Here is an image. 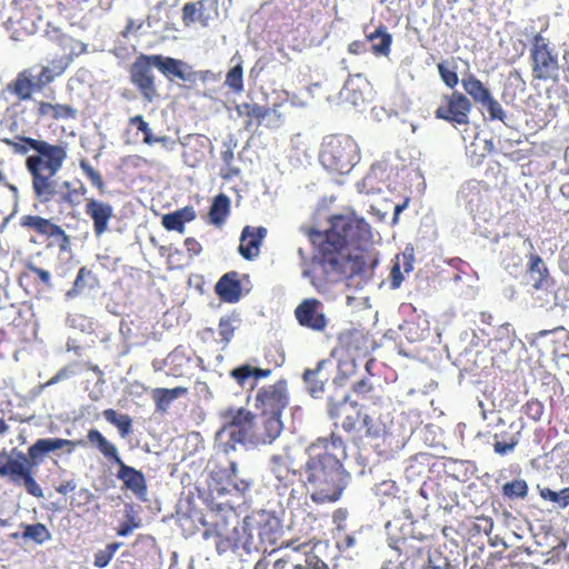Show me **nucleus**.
<instances>
[{
  "instance_id": "c9c22d12",
  "label": "nucleus",
  "mask_w": 569,
  "mask_h": 569,
  "mask_svg": "<svg viewBox=\"0 0 569 569\" xmlns=\"http://www.w3.org/2000/svg\"><path fill=\"white\" fill-rule=\"evenodd\" d=\"M190 362H192V357L189 350L183 346L176 347L168 356L169 375L174 378L187 376Z\"/></svg>"
},
{
  "instance_id": "a878e982",
  "label": "nucleus",
  "mask_w": 569,
  "mask_h": 569,
  "mask_svg": "<svg viewBox=\"0 0 569 569\" xmlns=\"http://www.w3.org/2000/svg\"><path fill=\"white\" fill-rule=\"evenodd\" d=\"M84 212L93 221L96 236L99 237L108 230L109 221L113 216V209L109 203L96 199H88Z\"/></svg>"
},
{
  "instance_id": "ea45409f",
  "label": "nucleus",
  "mask_w": 569,
  "mask_h": 569,
  "mask_svg": "<svg viewBox=\"0 0 569 569\" xmlns=\"http://www.w3.org/2000/svg\"><path fill=\"white\" fill-rule=\"evenodd\" d=\"M1 301L0 323L12 329H22L27 326L28 320L23 316L21 308L16 303L3 305Z\"/></svg>"
},
{
  "instance_id": "aec40b11",
  "label": "nucleus",
  "mask_w": 569,
  "mask_h": 569,
  "mask_svg": "<svg viewBox=\"0 0 569 569\" xmlns=\"http://www.w3.org/2000/svg\"><path fill=\"white\" fill-rule=\"evenodd\" d=\"M246 527L257 532L263 543L274 545L281 532V521L274 512L267 510L253 511L243 520Z\"/></svg>"
},
{
  "instance_id": "603ef678",
  "label": "nucleus",
  "mask_w": 569,
  "mask_h": 569,
  "mask_svg": "<svg viewBox=\"0 0 569 569\" xmlns=\"http://www.w3.org/2000/svg\"><path fill=\"white\" fill-rule=\"evenodd\" d=\"M545 406L538 399H530L521 407V413L532 422L540 421Z\"/></svg>"
},
{
  "instance_id": "9d476101",
  "label": "nucleus",
  "mask_w": 569,
  "mask_h": 569,
  "mask_svg": "<svg viewBox=\"0 0 569 569\" xmlns=\"http://www.w3.org/2000/svg\"><path fill=\"white\" fill-rule=\"evenodd\" d=\"M87 439L97 447L107 460L118 466L116 476L122 481V488L130 490L137 498L144 500L148 486L143 472L126 465L119 456L116 445L109 441L98 429H90L87 432Z\"/></svg>"
},
{
  "instance_id": "f03ea898",
  "label": "nucleus",
  "mask_w": 569,
  "mask_h": 569,
  "mask_svg": "<svg viewBox=\"0 0 569 569\" xmlns=\"http://www.w3.org/2000/svg\"><path fill=\"white\" fill-rule=\"evenodd\" d=\"M17 139L19 141L9 138H3L1 141L17 153L24 154L30 149L36 151L26 159L32 191L40 203L51 202L58 193L57 174L68 158L67 143L52 144L46 140L26 136H18Z\"/></svg>"
},
{
  "instance_id": "774afa93",
  "label": "nucleus",
  "mask_w": 569,
  "mask_h": 569,
  "mask_svg": "<svg viewBox=\"0 0 569 569\" xmlns=\"http://www.w3.org/2000/svg\"><path fill=\"white\" fill-rule=\"evenodd\" d=\"M27 269L37 276L46 287L51 286V276L49 271L41 269L32 263L27 264Z\"/></svg>"
},
{
  "instance_id": "4d7b16f0",
  "label": "nucleus",
  "mask_w": 569,
  "mask_h": 569,
  "mask_svg": "<svg viewBox=\"0 0 569 569\" xmlns=\"http://www.w3.org/2000/svg\"><path fill=\"white\" fill-rule=\"evenodd\" d=\"M90 0H58V7L61 13L68 17H74L78 12L83 11L84 4Z\"/></svg>"
},
{
  "instance_id": "e2e57ef3",
  "label": "nucleus",
  "mask_w": 569,
  "mask_h": 569,
  "mask_svg": "<svg viewBox=\"0 0 569 569\" xmlns=\"http://www.w3.org/2000/svg\"><path fill=\"white\" fill-rule=\"evenodd\" d=\"M220 158L228 168V171L226 173H221L222 178L229 179L239 173V169L231 167L234 156L230 147H227L224 150L221 151Z\"/></svg>"
},
{
  "instance_id": "338daca9",
  "label": "nucleus",
  "mask_w": 569,
  "mask_h": 569,
  "mask_svg": "<svg viewBox=\"0 0 569 569\" xmlns=\"http://www.w3.org/2000/svg\"><path fill=\"white\" fill-rule=\"evenodd\" d=\"M398 487L393 480H385L376 486L377 496H395Z\"/></svg>"
},
{
  "instance_id": "2eb2a0df",
  "label": "nucleus",
  "mask_w": 569,
  "mask_h": 569,
  "mask_svg": "<svg viewBox=\"0 0 569 569\" xmlns=\"http://www.w3.org/2000/svg\"><path fill=\"white\" fill-rule=\"evenodd\" d=\"M279 555L272 569H329L308 545L291 547L289 543L272 549L269 556Z\"/></svg>"
},
{
  "instance_id": "a19ab883",
  "label": "nucleus",
  "mask_w": 569,
  "mask_h": 569,
  "mask_svg": "<svg viewBox=\"0 0 569 569\" xmlns=\"http://www.w3.org/2000/svg\"><path fill=\"white\" fill-rule=\"evenodd\" d=\"M271 375V369L254 368L248 363L236 367L230 371V377L240 386L246 387L249 379L254 381L267 378Z\"/></svg>"
},
{
  "instance_id": "393cba45",
  "label": "nucleus",
  "mask_w": 569,
  "mask_h": 569,
  "mask_svg": "<svg viewBox=\"0 0 569 569\" xmlns=\"http://www.w3.org/2000/svg\"><path fill=\"white\" fill-rule=\"evenodd\" d=\"M266 236L267 229L264 227H244L241 232L239 253L246 260H253L259 256Z\"/></svg>"
},
{
  "instance_id": "4468645a",
  "label": "nucleus",
  "mask_w": 569,
  "mask_h": 569,
  "mask_svg": "<svg viewBox=\"0 0 569 569\" xmlns=\"http://www.w3.org/2000/svg\"><path fill=\"white\" fill-rule=\"evenodd\" d=\"M19 224L22 229L32 231L41 237L48 249L58 248L60 253L71 251L70 236L52 219L43 218L38 214H23L20 217Z\"/></svg>"
},
{
  "instance_id": "5701e85b",
  "label": "nucleus",
  "mask_w": 569,
  "mask_h": 569,
  "mask_svg": "<svg viewBox=\"0 0 569 569\" xmlns=\"http://www.w3.org/2000/svg\"><path fill=\"white\" fill-rule=\"evenodd\" d=\"M526 279L527 283L531 288L532 295L538 291H553L555 280L550 276L545 261L537 253H530L528 256V262L526 266Z\"/></svg>"
},
{
  "instance_id": "c03bdc74",
  "label": "nucleus",
  "mask_w": 569,
  "mask_h": 569,
  "mask_svg": "<svg viewBox=\"0 0 569 569\" xmlns=\"http://www.w3.org/2000/svg\"><path fill=\"white\" fill-rule=\"evenodd\" d=\"M102 415L109 423L118 429L122 438L128 437L132 432V419L129 415H120L111 408L103 410Z\"/></svg>"
},
{
  "instance_id": "e433bc0d",
  "label": "nucleus",
  "mask_w": 569,
  "mask_h": 569,
  "mask_svg": "<svg viewBox=\"0 0 569 569\" xmlns=\"http://www.w3.org/2000/svg\"><path fill=\"white\" fill-rule=\"evenodd\" d=\"M367 41L371 42V51L375 56L387 57L390 53L392 36L385 26H379L373 32L366 36Z\"/></svg>"
},
{
  "instance_id": "69168bd1",
  "label": "nucleus",
  "mask_w": 569,
  "mask_h": 569,
  "mask_svg": "<svg viewBox=\"0 0 569 569\" xmlns=\"http://www.w3.org/2000/svg\"><path fill=\"white\" fill-rule=\"evenodd\" d=\"M94 499V495L88 488H80L72 497L71 505L74 507H82Z\"/></svg>"
},
{
  "instance_id": "f3484780",
  "label": "nucleus",
  "mask_w": 569,
  "mask_h": 569,
  "mask_svg": "<svg viewBox=\"0 0 569 569\" xmlns=\"http://www.w3.org/2000/svg\"><path fill=\"white\" fill-rule=\"evenodd\" d=\"M252 401L257 412L281 417L283 409L289 405L287 380L280 379L272 385L259 388Z\"/></svg>"
},
{
  "instance_id": "c85d7f7f",
  "label": "nucleus",
  "mask_w": 569,
  "mask_h": 569,
  "mask_svg": "<svg viewBox=\"0 0 569 569\" xmlns=\"http://www.w3.org/2000/svg\"><path fill=\"white\" fill-rule=\"evenodd\" d=\"M413 251L412 249L406 250L400 254H397L392 260V267L390 270V287L397 289L401 286L405 273H409L413 269Z\"/></svg>"
},
{
  "instance_id": "052dcab7",
  "label": "nucleus",
  "mask_w": 569,
  "mask_h": 569,
  "mask_svg": "<svg viewBox=\"0 0 569 569\" xmlns=\"http://www.w3.org/2000/svg\"><path fill=\"white\" fill-rule=\"evenodd\" d=\"M77 116L78 111L72 106L63 103H53L52 120H70L76 119Z\"/></svg>"
},
{
  "instance_id": "4c0bfd02",
  "label": "nucleus",
  "mask_w": 569,
  "mask_h": 569,
  "mask_svg": "<svg viewBox=\"0 0 569 569\" xmlns=\"http://www.w3.org/2000/svg\"><path fill=\"white\" fill-rule=\"evenodd\" d=\"M230 214V199L224 193H219L212 200L209 208L208 218L209 222L220 228L224 224Z\"/></svg>"
},
{
  "instance_id": "1a4fd4ad",
  "label": "nucleus",
  "mask_w": 569,
  "mask_h": 569,
  "mask_svg": "<svg viewBox=\"0 0 569 569\" xmlns=\"http://www.w3.org/2000/svg\"><path fill=\"white\" fill-rule=\"evenodd\" d=\"M282 428L281 417L239 409L224 429L233 442L258 446L274 441Z\"/></svg>"
},
{
  "instance_id": "3c124183",
  "label": "nucleus",
  "mask_w": 569,
  "mask_h": 569,
  "mask_svg": "<svg viewBox=\"0 0 569 569\" xmlns=\"http://www.w3.org/2000/svg\"><path fill=\"white\" fill-rule=\"evenodd\" d=\"M128 124L130 127H134L137 131L143 134L142 141L148 146H152L154 143L152 130L149 123L144 120V118L140 114L129 118Z\"/></svg>"
},
{
  "instance_id": "a18cd8bd",
  "label": "nucleus",
  "mask_w": 569,
  "mask_h": 569,
  "mask_svg": "<svg viewBox=\"0 0 569 569\" xmlns=\"http://www.w3.org/2000/svg\"><path fill=\"white\" fill-rule=\"evenodd\" d=\"M23 532L21 537L24 540H32L38 545H42L51 539V532L46 527V525L41 522L32 523V525H23Z\"/></svg>"
},
{
  "instance_id": "de8ad7c7",
  "label": "nucleus",
  "mask_w": 569,
  "mask_h": 569,
  "mask_svg": "<svg viewBox=\"0 0 569 569\" xmlns=\"http://www.w3.org/2000/svg\"><path fill=\"white\" fill-rule=\"evenodd\" d=\"M539 496L546 500L550 501L559 508H566L569 506V491L567 492L565 488L559 492L551 490L550 488L540 486L537 487Z\"/></svg>"
},
{
  "instance_id": "7c9ffc66",
  "label": "nucleus",
  "mask_w": 569,
  "mask_h": 569,
  "mask_svg": "<svg viewBox=\"0 0 569 569\" xmlns=\"http://www.w3.org/2000/svg\"><path fill=\"white\" fill-rule=\"evenodd\" d=\"M197 214L191 206H186L173 212L166 213L162 216L161 223L168 231H177L179 233L184 232V224L196 219Z\"/></svg>"
},
{
  "instance_id": "473e14b6",
  "label": "nucleus",
  "mask_w": 569,
  "mask_h": 569,
  "mask_svg": "<svg viewBox=\"0 0 569 569\" xmlns=\"http://www.w3.org/2000/svg\"><path fill=\"white\" fill-rule=\"evenodd\" d=\"M209 0H199L187 2L182 7V22L186 27L199 23L201 27H208L211 17L206 12V4Z\"/></svg>"
},
{
  "instance_id": "8fccbe9b",
  "label": "nucleus",
  "mask_w": 569,
  "mask_h": 569,
  "mask_svg": "<svg viewBox=\"0 0 569 569\" xmlns=\"http://www.w3.org/2000/svg\"><path fill=\"white\" fill-rule=\"evenodd\" d=\"M80 169L84 173V176L90 180V182L99 190L100 193L106 192V183L102 179V176L99 171H97L88 160L81 159L79 162Z\"/></svg>"
},
{
  "instance_id": "0e129e2a",
  "label": "nucleus",
  "mask_w": 569,
  "mask_h": 569,
  "mask_svg": "<svg viewBox=\"0 0 569 569\" xmlns=\"http://www.w3.org/2000/svg\"><path fill=\"white\" fill-rule=\"evenodd\" d=\"M36 107V114L39 121L43 120H52V109L53 103L43 101V100H36L34 101Z\"/></svg>"
},
{
  "instance_id": "f704fd0d",
  "label": "nucleus",
  "mask_w": 569,
  "mask_h": 569,
  "mask_svg": "<svg viewBox=\"0 0 569 569\" xmlns=\"http://www.w3.org/2000/svg\"><path fill=\"white\" fill-rule=\"evenodd\" d=\"M208 139L203 136L190 138L183 146V159L190 167H198L206 159Z\"/></svg>"
},
{
  "instance_id": "13d9d810",
  "label": "nucleus",
  "mask_w": 569,
  "mask_h": 569,
  "mask_svg": "<svg viewBox=\"0 0 569 569\" xmlns=\"http://www.w3.org/2000/svg\"><path fill=\"white\" fill-rule=\"evenodd\" d=\"M17 7L21 10H28V17L21 16L19 22L30 21L32 29L34 28V20L40 19L39 10L32 0H14Z\"/></svg>"
},
{
  "instance_id": "72a5a7b5",
  "label": "nucleus",
  "mask_w": 569,
  "mask_h": 569,
  "mask_svg": "<svg viewBox=\"0 0 569 569\" xmlns=\"http://www.w3.org/2000/svg\"><path fill=\"white\" fill-rule=\"evenodd\" d=\"M327 365H329L328 360H320L316 368L306 369L303 372V381L313 398L320 397L325 391V383L328 377L323 375L322 370Z\"/></svg>"
},
{
  "instance_id": "680f3d73",
  "label": "nucleus",
  "mask_w": 569,
  "mask_h": 569,
  "mask_svg": "<svg viewBox=\"0 0 569 569\" xmlns=\"http://www.w3.org/2000/svg\"><path fill=\"white\" fill-rule=\"evenodd\" d=\"M438 72L440 74L441 80L443 83L449 87L450 89H453L459 83V77L457 72L452 69H449L446 64V62L438 63Z\"/></svg>"
},
{
  "instance_id": "20e7f679",
  "label": "nucleus",
  "mask_w": 569,
  "mask_h": 569,
  "mask_svg": "<svg viewBox=\"0 0 569 569\" xmlns=\"http://www.w3.org/2000/svg\"><path fill=\"white\" fill-rule=\"evenodd\" d=\"M80 443L81 441L62 438H40L28 448L27 453L17 448H12L10 452L3 449L0 451V477L14 486L23 487L34 498H43V489L34 478L33 468L41 465L48 453L63 448L71 453Z\"/></svg>"
},
{
  "instance_id": "bb28decb",
  "label": "nucleus",
  "mask_w": 569,
  "mask_h": 569,
  "mask_svg": "<svg viewBox=\"0 0 569 569\" xmlns=\"http://www.w3.org/2000/svg\"><path fill=\"white\" fill-rule=\"evenodd\" d=\"M214 291L224 302H238L242 297L239 273L237 271H229L224 273L216 283Z\"/></svg>"
},
{
  "instance_id": "49530a36",
  "label": "nucleus",
  "mask_w": 569,
  "mask_h": 569,
  "mask_svg": "<svg viewBox=\"0 0 569 569\" xmlns=\"http://www.w3.org/2000/svg\"><path fill=\"white\" fill-rule=\"evenodd\" d=\"M528 485L523 479H515L512 481L506 482L501 487L502 496L510 500L526 498L528 495Z\"/></svg>"
},
{
  "instance_id": "dca6fc26",
  "label": "nucleus",
  "mask_w": 569,
  "mask_h": 569,
  "mask_svg": "<svg viewBox=\"0 0 569 569\" xmlns=\"http://www.w3.org/2000/svg\"><path fill=\"white\" fill-rule=\"evenodd\" d=\"M270 471L274 477V490L280 497L287 496V506H293L301 495L298 482V470L290 466L289 459L281 455L270 458Z\"/></svg>"
},
{
  "instance_id": "cd10ccee",
  "label": "nucleus",
  "mask_w": 569,
  "mask_h": 569,
  "mask_svg": "<svg viewBox=\"0 0 569 569\" xmlns=\"http://www.w3.org/2000/svg\"><path fill=\"white\" fill-rule=\"evenodd\" d=\"M237 111L240 116L246 117V127H251L256 124L257 127L262 124V121L270 117L271 114L280 120V114L277 111V108H268L260 106L254 102H243L237 107Z\"/></svg>"
},
{
  "instance_id": "9b49d317",
  "label": "nucleus",
  "mask_w": 569,
  "mask_h": 569,
  "mask_svg": "<svg viewBox=\"0 0 569 569\" xmlns=\"http://www.w3.org/2000/svg\"><path fill=\"white\" fill-rule=\"evenodd\" d=\"M359 159L358 144L349 136L331 134L326 137L321 144L319 161L331 173H349Z\"/></svg>"
},
{
  "instance_id": "c756f323",
  "label": "nucleus",
  "mask_w": 569,
  "mask_h": 569,
  "mask_svg": "<svg viewBox=\"0 0 569 569\" xmlns=\"http://www.w3.org/2000/svg\"><path fill=\"white\" fill-rule=\"evenodd\" d=\"M86 191L87 189L80 180H77L76 182L68 180L62 183L58 182V193L52 201L76 207L80 204L81 197L84 196Z\"/></svg>"
},
{
  "instance_id": "2f4dec72",
  "label": "nucleus",
  "mask_w": 569,
  "mask_h": 569,
  "mask_svg": "<svg viewBox=\"0 0 569 569\" xmlns=\"http://www.w3.org/2000/svg\"><path fill=\"white\" fill-rule=\"evenodd\" d=\"M99 279L94 272L87 267H81L72 287L66 292V297L68 299H74L86 291H91L99 288Z\"/></svg>"
},
{
  "instance_id": "4be33fe9",
  "label": "nucleus",
  "mask_w": 569,
  "mask_h": 569,
  "mask_svg": "<svg viewBox=\"0 0 569 569\" xmlns=\"http://www.w3.org/2000/svg\"><path fill=\"white\" fill-rule=\"evenodd\" d=\"M338 345L348 355L360 357L373 350L375 340L366 329L352 328L338 335Z\"/></svg>"
},
{
  "instance_id": "f257e3e1",
  "label": "nucleus",
  "mask_w": 569,
  "mask_h": 569,
  "mask_svg": "<svg viewBox=\"0 0 569 569\" xmlns=\"http://www.w3.org/2000/svg\"><path fill=\"white\" fill-rule=\"evenodd\" d=\"M307 455L301 476L312 502L323 505L340 500L350 477L342 463L346 456L342 439L319 438L307 448Z\"/></svg>"
},
{
  "instance_id": "58836bf2",
  "label": "nucleus",
  "mask_w": 569,
  "mask_h": 569,
  "mask_svg": "<svg viewBox=\"0 0 569 569\" xmlns=\"http://www.w3.org/2000/svg\"><path fill=\"white\" fill-rule=\"evenodd\" d=\"M521 430L515 433L505 429L493 435V451L499 456H506L515 451L520 442Z\"/></svg>"
},
{
  "instance_id": "a211bd4d",
  "label": "nucleus",
  "mask_w": 569,
  "mask_h": 569,
  "mask_svg": "<svg viewBox=\"0 0 569 569\" xmlns=\"http://www.w3.org/2000/svg\"><path fill=\"white\" fill-rule=\"evenodd\" d=\"M471 109L472 103L467 96L462 92L453 91L442 97V102L436 109L435 117L453 126H467L470 122L469 114Z\"/></svg>"
},
{
  "instance_id": "423d86ee",
  "label": "nucleus",
  "mask_w": 569,
  "mask_h": 569,
  "mask_svg": "<svg viewBox=\"0 0 569 569\" xmlns=\"http://www.w3.org/2000/svg\"><path fill=\"white\" fill-rule=\"evenodd\" d=\"M348 253L340 251L337 254L339 266L336 270L321 264V259L311 258L310 266L302 271V276L308 278L311 284L322 291L331 283H337L343 279L360 278L370 280L375 274V269L379 263V252L373 247V242L366 246H357L348 249Z\"/></svg>"
},
{
  "instance_id": "5fc2aeb1",
  "label": "nucleus",
  "mask_w": 569,
  "mask_h": 569,
  "mask_svg": "<svg viewBox=\"0 0 569 569\" xmlns=\"http://www.w3.org/2000/svg\"><path fill=\"white\" fill-rule=\"evenodd\" d=\"M120 546V542H112L107 545L104 549L99 550L94 555V566L98 568H104L106 566H108V563L111 561Z\"/></svg>"
},
{
  "instance_id": "864d4df0",
  "label": "nucleus",
  "mask_w": 569,
  "mask_h": 569,
  "mask_svg": "<svg viewBox=\"0 0 569 569\" xmlns=\"http://www.w3.org/2000/svg\"><path fill=\"white\" fill-rule=\"evenodd\" d=\"M480 106L483 107L488 111L490 120H499V121L505 122L506 112L502 109L499 101L497 99H495L492 94H490L486 100H483L480 103Z\"/></svg>"
},
{
  "instance_id": "7ed1b4c3",
  "label": "nucleus",
  "mask_w": 569,
  "mask_h": 569,
  "mask_svg": "<svg viewBox=\"0 0 569 569\" xmlns=\"http://www.w3.org/2000/svg\"><path fill=\"white\" fill-rule=\"evenodd\" d=\"M329 224L325 231L310 228L307 236L313 247L312 258L321 259V264L330 270L339 266L338 252L373 242L370 223L356 213L331 216Z\"/></svg>"
},
{
  "instance_id": "ddd939ff",
  "label": "nucleus",
  "mask_w": 569,
  "mask_h": 569,
  "mask_svg": "<svg viewBox=\"0 0 569 569\" xmlns=\"http://www.w3.org/2000/svg\"><path fill=\"white\" fill-rule=\"evenodd\" d=\"M359 429L352 441L358 448L370 447L383 458L392 456L393 436L379 417L363 415Z\"/></svg>"
},
{
  "instance_id": "39448f33",
  "label": "nucleus",
  "mask_w": 569,
  "mask_h": 569,
  "mask_svg": "<svg viewBox=\"0 0 569 569\" xmlns=\"http://www.w3.org/2000/svg\"><path fill=\"white\" fill-rule=\"evenodd\" d=\"M51 41L60 56L52 59L49 66H42L38 74L32 68H27L17 73L3 88L4 94H10L19 101L30 100L36 92H41L57 77L61 76L71 64L74 58L87 51V44L73 37L54 30Z\"/></svg>"
},
{
  "instance_id": "79ce46f5",
  "label": "nucleus",
  "mask_w": 569,
  "mask_h": 569,
  "mask_svg": "<svg viewBox=\"0 0 569 569\" xmlns=\"http://www.w3.org/2000/svg\"><path fill=\"white\" fill-rule=\"evenodd\" d=\"M461 84L476 104H480L491 94L490 90L473 73L466 74L461 79Z\"/></svg>"
},
{
  "instance_id": "6e6552de",
  "label": "nucleus",
  "mask_w": 569,
  "mask_h": 569,
  "mask_svg": "<svg viewBox=\"0 0 569 569\" xmlns=\"http://www.w3.org/2000/svg\"><path fill=\"white\" fill-rule=\"evenodd\" d=\"M200 522L202 538L212 540L219 555L244 548L248 543L246 527L241 526L238 512L229 502L210 501Z\"/></svg>"
},
{
  "instance_id": "6ab92c4d",
  "label": "nucleus",
  "mask_w": 569,
  "mask_h": 569,
  "mask_svg": "<svg viewBox=\"0 0 569 569\" xmlns=\"http://www.w3.org/2000/svg\"><path fill=\"white\" fill-rule=\"evenodd\" d=\"M328 412L330 418L335 420V425H340L349 435L350 440L353 441V436L360 430L359 427L365 415L359 405L350 401L348 397H343L341 401H330Z\"/></svg>"
},
{
  "instance_id": "bf43d9fd",
  "label": "nucleus",
  "mask_w": 569,
  "mask_h": 569,
  "mask_svg": "<svg viewBox=\"0 0 569 569\" xmlns=\"http://www.w3.org/2000/svg\"><path fill=\"white\" fill-rule=\"evenodd\" d=\"M234 326L231 317L224 316L221 317L218 325V333L220 336L221 342L228 345L234 335Z\"/></svg>"
},
{
  "instance_id": "37998d69",
  "label": "nucleus",
  "mask_w": 569,
  "mask_h": 569,
  "mask_svg": "<svg viewBox=\"0 0 569 569\" xmlns=\"http://www.w3.org/2000/svg\"><path fill=\"white\" fill-rule=\"evenodd\" d=\"M187 393L188 388L186 387H176L172 389L156 388L152 391V399L158 410H166L172 401Z\"/></svg>"
},
{
  "instance_id": "09e8293b",
  "label": "nucleus",
  "mask_w": 569,
  "mask_h": 569,
  "mask_svg": "<svg viewBox=\"0 0 569 569\" xmlns=\"http://www.w3.org/2000/svg\"><path fill=\"white\" fill-rule=\"evenodd\" d=\"M224 84L234 93L243 91V69L241 63L233 66L226 74Z\"/></svg>"
},
{
  "instance_id": "f8f14e48",
  "label": "nucleus",
  "mask_w": 569,
  "mask_h": 569,
  "mask_svg": "<svg viewBox=\"0 0 569 569\" xmlns=\"http://www.w3.org/2000/svg\"><path fill=\"white\" fill-rule=\"evenodd\" d=\"M531 77L533 81L551 82L560 81V63L558 53L549 38L542 32L533 34L529 49Z\"/></svg>"
},
{
  "instance_id": "0eeeda50",
  "label": "nucleus",
  "mask_w": 569,
  "mask_h": 569,
  "mask_svg": "<svg viewBox=\"0 0 569 569\" xmlns=\"http://www.w3.org/2000/svg\"><path fill=\"white\" fill-rule=\"evenodd\" d=\"M152 67L157 68L169 80L179 79L191 88L198 80V72L187 62L161 54H139L129 68L131 83L142 98L151 102L157 97L156 77Z\"/></svg>"
},
{
  "instance_id": "b1692460",
  "label": "nucleus",
  "mask_w": 569,
  "mask_h": 569,
  "mask_svg": "<svg viewBox=\"0 0 569 569\" xmlns=\"http://www.w3.org/2000/svg\"><path fill=\"white\" fill-rule=\"evenodd\" d=\"M213 490L218 493H227L232 489L244 493L249 490L251 482L238 477V467L234 461L229 462L228 469L217 472L213 477Z\"/></svg>"
},
{
  "instance_id": "6e6d98bb",
  "label": "nucleus",
  "mask_w": 569,
  "mask_h": 569,
  "mask_svg": "<svg viewBox=\"0 0 569 569\" xmlns=\"http://www.w3.org/2000/svg\"><path fill=\"white\" fill-rule=\"evenodd\" d=\"M129 509L130 512L126 513V520L117 529L118 536H129L133 529H137L141 526V520L134 515L131 506H129Z\"/></svg>"
},
{
  "instance_id": "412c9836",
  "label": "nucleus",
  "mask_w": 569,
  "mask_h": 569,
  "mask_svg": "<svg viewBox=\"0 0 569 569\" xmlns=\"http://www.w3.org/2000/svg\"><path fill=\"white\" fill-rule=\"evenodd\" d=\"M295 317L301 327L317 332H323L329 323L323 305L317 298L302 300L295 309Z\"/></svg>"
}]
</instances>
